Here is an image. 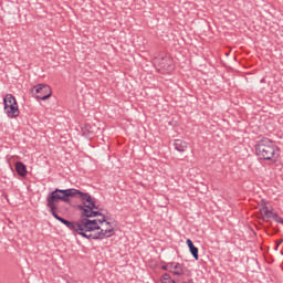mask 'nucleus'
<instances>
[{"label":"nucleus","instance_id":"f257e3e1","mask_svg":"<svg viewBox=\"0 0 283 283\" xmlns=\"http://www.w3.org/2000/svg\"><path fill=\"white\" fill-rule=\"evenodd\" d=\"M80 190L76 188L69 189H59L56 188L52 192H50L46 197V207L51 216L59 213V202H70V198H76L78 196Z\"/></svg>","mask_w":283,"mask_h":283},{"label":"nucleus","instance_id":"f03ea898","mask_svg":"<svg viewBox=\"0 0 283 283\" xmlns=\"http://www.w3.org/2000/svg\"><path fill=\"white\" fill-rule=\"evenodd\" d=\"M254 149L259 160H269L272 165H275L280 158V147L269 138L259 140Z\"/></svg>","mask_w":283,"mask_h":283},{"label":"nucleus","instance_id":"7ed1b4c3","mask_svg":"<svg viewBox=\"0 0 283 283\" xmlns=\"http://www.w3.org/2000/svg\"><path fill=\"white\" fill-rule=\"evenodd\" d=\"M55 220L64 224V227L69 228L70 231L73 233H77V235H81V219L78 221H69L67 219L59 216V212H55V214H52Z\"/></svg>","mask_w":283,"mask_h":283},{"label":"nucleus","instance_id":"20e7f679","mask_svg":"<svg viewBox=\"0 0 283 283\" xmlns=\"http://www.w3.org/2000/svg\"><path fill=\"white\" fill-rule=\"evenodd\" d=\"M36 101H48L52 96V88L48 84H38L34 86Z\"/></svg>","mask_w":283,"mask_h":283},{"label":"nucleus","instance_id":"39448f33","mask_svg":"<svg viewBox=\"0 0 283 283\" xmlns=\"http://www.w3.org/2000/svg\"><path fill=\"white\" fill-rule=\"evenodd\" d=\"M80 231L81 233L85 232H94L101 230V226H98V220L96 219H80Z\"/></svg>","mask_w":283,"mask_h":283},{"label":"nucleus","instance_id":"423d86ee","mask_svg":"<svg viewBox=\"0 0 283 283\" xmlns=\"http://www.w3.org/2000/svg\"><path fill=\"white\" fill-rule=\"evenodd\" d=\"M77 196L81 198L82 202H87V205H85L86 209H90L91 211L98 209V206H96V201H94L92 195L80 190V192H77Z\"/></svg>","mask_w":283,"mask_h":283},{"label":"nucleus","instance_id":"0eeeda50","mask_svg":"<svg viewBox=\"0 0 283 283\" xmlns=\"http://www.w3.org/2000/svg\"><path fill=\"white\" fill-rule=\"evenodd\" d=\"M80 235L86 240H105L106 237L103 232V228H99V230H95L93 232H80Z\"/></svg>","mask_w":283,"mask_h":283},{"label":"nucleus","instance_id":"6e6552de","mask_svg":"<svg viewBox=\"0 0 283 283\" xmlns=\"http://www.w3.org/2000/svg\"><path fill=\"white\" fill-rule=\"evenodd\" d=\"M269 205V202L264 199L261 200V207L262 209L260 210L261 213H263V220H271V218H273V216H275V213L271 210H269V207L266 206Z\"/></svg>","mask_w":283,"mask_h":283},{"label":"nucleus","instance_id":"1a4fd4ad","mask_svg":"<svg viewBox=\"0 0 283 283\" xmlns=\"http://www.w3.org/2000/svg\"><path fill=\"white\" fill-rule=\"evenodd\" d=\"M4 113L7 114L8 118H18L19 114H21L19 111V104L8 106V108L4 109Z\"/></svg>","mask_w":283,"mask_h":283},{"label":"nucleus","instance_id":"9d476101","mask_svg":"<svg viewBox=\"0 0 283 283\" xmlns=\"http://www.w3.org/2000/svg\"><path fill=\"white\" fill-rule=\"evenodd\" d=\"M174 147L176 151H179L180 154H185V151H187L188 149V144L182 139H175Z\"/></svg>","mask_w":283,"mask_h":283},{"label":"nucleus","instance_id":"9b49d317","mask_svg":"<svg viewBox=\"0 0 283 283\" xmlns=\"http://www.w3.org/2000/svg\"><path fill=\"white\" fill-rule=\"evenodd\" d=\"M15 171L21 178H25V176H28V167L25 164H23V161L15 163Z\"/></svg>","mask_w":283,"mask_h":283},{"label":"nucleus","instance_id":"f8f14e48","mask_svg":"<svg viewBox=\"0 0 283 283\" xmlns=\"http://www.w3.org/2000/svg\"><path fill=\"white\" fill-rule=\"evenodd\" d=\"M159 65L167 72H171V70H174V62L169 57H161Z\"/></svg>","mask_w":283,"mask_h":283},{"label":"nucleus","instance_id":"ddd939ff","mask_svg":"<svg viewBox=\"0 0 283 283\" xmlns=\"http://www.w3.org/2000/svg\"><path fill=\"white\" fill-rule=\"evenodd\" d=\"M17 97H14V95L12 94H7L3 98V105H4V109H8L9 106L11 105H17Z\"/></svg>","mask_w":283,"mask_h":283},{"label":"nucleus","instance_id":"4468645a","mask_svg":"<svg viewBox=\"0 0 283 283\" xmlns=\"http://www.w3.org/2000/svg\"><path fill=\"white\" fill-rule=\"evenodd\" d=\"M84 206H78L80 211H82L81 220L86 219L88 220L92 214V210L87 207H85V201L83 202Z\"/></svg>","mask_w":283,"mask_h":283},{"label":"nucleus","instance_id":"2eb2a0df","mask_svg":"<svg viewBox=\"0 0 283 283\" xmlns=\"http://www.w3.org/2000/svg\"><path fill=\"white\" fill-rule=\"evenodd\" d=\"M172 275H177V277L185 275V266L180 263H176L172 270Z\"/></svg>","mask_w":283,"mask_h":283},{"label":"nucleus","instance_id":"dca6fc26","mask_svg":"<svg viewBox=\"0 0 283 283\" xmlns=\"http://www.w3.org/2000/svg\"><path fill=\"white\" fill-rule=\"evenodd\" d=\"M161 282L163 283H178V281L171 279V275L169 273L163 274Z\"/></svg>","mask_w":283,"mask_h":283},{"label":"nucleus","instance_id":"f3484780","mask_svg":"<svg viewBox=\"0 0 283 283\" xmlns=\"http://www.w3.org/2000/svg\"><path fill=\"white\" fill-rule=\"evenodd\" d=\"M189 251H190V253H191V255H192V258H193L195 260H200V256H199V254H198L199 250H198V248H197L196 245H193L192 248H190Z\"/></svg>","mask_w":283,"mask_h":283},{"label":"nucleus","instance_id":"a211bd4d","mask_svg":"<svg viewBox=\"0 0 283 283\" xmlns=\"http://www.w3.org/2000/svg\"><path fill=\"white\" fill-rule=\"evenodd\" d=\"M103 233L104 235H106L105 239H107V238H112V235H114L116 232L114 231V228H112V229L103 230Z\"/></svg>","mask_w":283,"mask_h":283},{"label":"nucleus","instance_id":"6ab92c4d","mask_svg":"<svg viewBox=\"0 0 283 283\" xmlns=\"http://www.w3.org/2000/svg\"><path fill=\"white\" fill-rule=\"evenodd\" d=\"M274 222H277L279 224H283V219L277 214V212H274L273 218Z\"/></svg>","mask_w":283,"mask_h":283},{"label":"nucleus","instance_id":"aec40b11","mask_svg":"<svg viewBox=\"0 0 283 283\" xmlns=\"http://www.w3.org/2000/svg\"><path fill=\"white\" fill-rule=\"evenodd\" d=\"M166 264L168 266V272L174 273V269H175L177 262H169V263H166Z\"/></svg>","mask_w":283,"mask_h":283},{"label":"nucleus","instance_id":"412c9836","mask_svg":"<svg viewBox=\"0 0 283 283\" xmlns=\"http://www.w3.org/2000/svg\"><path fill=\"white\" fill-rule=\"evenodd\" d=\"M91 218H98V216H103V212L96 211V210H91Z\"/></svg>","mask_w":283,"mask_h":283},{"label":"nucleus","instance_id":"4be33fe9","mask_svg":"<svg viewBox=\"0 0 283 283\" xmlns=\"http://www.w3.org/2000/svg\"><path fill=\"white\" fill-rule=\"evenodd\" d=\"M102 219L97 220V222H99V224H103V222H106V224H109V221H107V218L105 217V214L101 216Z\"/></svg>","mask_w":283,"mask_h":283},{"label":"nucleus","instance_id":"5701e85b","mask_svg":"<svg viewBox=\"0 0 283 283\" xmlns=\"http://www.w3.org/2000/svg\"><path fill=\"white\" fill-rule=\"evenodd\" d=\"M186 244L188 245V249H189V250L192 249L193 247H196V245L193 244V241H191V239H187Z\"/></svg>","mask_w":283,"mask_h":283},{"label":"nucleus","instance_id":"b1692460","mask_svg":"<svg viewBox=\"0 0 283 283\" xmlns=\"http://www.w3.org/2000/svg\"><path fill=\"white\" fill-rule=\"evenodd\" d=\"M164 265H161V271H169V268L167 263L163 262Z\"/></svg>","mask_w":283,"mask_h":283},{"label":"nucleus","instance_id":"393cba45","mask_svg":"<svg viewBox=\"0 0 283 283\" xmlns=\"http://www.w3.org/2000/svg\"><path fill=\"white\" fill-rule=\"evenodd\" d=\"M280 244H282V240L276 242V248H275V251H277V247H280Z\"/></svg>","mask_w":283,"mask_h":283}]
</instances>
